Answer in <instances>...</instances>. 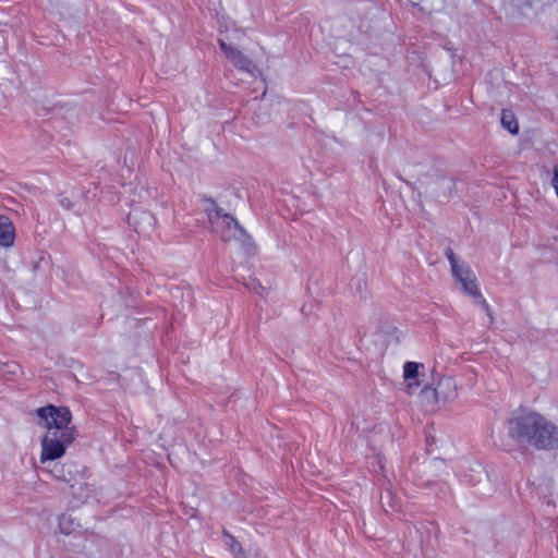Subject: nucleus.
I'll return each instance as SVG.
<instances>
[{"instance_id":"5","label":"nucleus","mask_w":558,"mask_h":558,"mask_svg":"<svg viewBox=\"0 0 558 558\" xmlns=\"http://www.w3.org/2000/svg\"><path fill=\"white\" fill-rule=\"evenodd\" d=\"M243 35L244 33L241 29H234L230 35L228 34V31H226L225 37L219 38V46L223 51L225 57L230 62H232L234 66L255 76L260 72L258 68L253 63V61L238 48L227 43L232 40H240Z\"/></svg>"},{"instance_id":"13","label":"nucleus","mask_w":558,"mask_h":558,"mask_svg":"<svg viewBox=\"0 0 558 558\" xmlns=\"http://www.w3.org/2000/svg\"><path fill=\"white\" fill-rule=\"evenodd\" d=\"M551 185L556 192V195L558 197V167H555L554 169V177H553V180H551Z\"/></svg>"},{"instance_id":"1","label":"nucleus","mask_w":558,"mask_h":558,"mask_svg":"<svg viewBox=\"0 0 558 558\" xmlns=\"http://www.w3.org/2000/svg\"><path fill=\"white\" fill-rule=\"evenodd\" d=\"M38 425L46 429L41 439L40 461H53L62 458L66 448L75 439V428L70 426L72 413L65 407L52 404L36 410Z\"/></svg>"},{"instance_id":"6","label":"nucleus","mask_w":558,"mask_h":558,"mask_svg":"<svg viewBox=\"0 0 558 558\" xmlns=\"http://www.w3.org/2000/svg\"><path fill=\"white\" fill-rule=\"evenodd\" d=\"M423 399L432 398L436 402H450L458 397L457 383L452 377H441L434 389L427 386L421 391Z\"/></svg>"},{"instance_id":"11","label":"nucleus","mask_w":558,"mask_h":558,"mask_svg":"<svg viewBox=\"0 0 558 558\" xmlns=\"http://www.w3.org/2000/svg\"><path fill=\"white\" fill-rule=\"evenodd\" d=\"M501 125L504 129L509 131L511 134H517L519 131L518 121H517L514 114L510 110H502Z\"/></svg>"},{"instance_id":"9","label":"nucleus","mask_w":558,"mask_h":558,"mask_svg":"<svg viewBox=\"0 0 558 558\" xmlns=\"http://www.w3.org/2000/svg\"><path fill=\"white\" fill-rule=\"evenodd\" d=\"M15 229L12 221L4 215H0V245L10 247L14 244Z\"/></svg>"},{"instance_id":"3","label":"nucleus","mask_w":558,"mask_h":558,"mask_svg":"<svg viewBox=\"0 0 558 558\" xmlns=\"http://www.w3.org/2000/svg\"><path fill=\"white\" fill-rule=\"evenodd\" d=\"M445 255L450 264L452 277L460 283L463 292L477 300L481 307L487 312L490 320H493L489 305L484 299L478 288L476 276L469 264L460 259L450 247L446 248Z\"/></svg>"},{"instance_id":"14","label":"nucleus","mask_w":558,"mask_h":558,"mask_svg":"<svg viewBox=\"0 0 558 558\" xmlns=\"http://www.w3.org/2000/svg\"><path fill=\"white\" fill-rule=\"evenodd\" d=\"M60 205L66 209H71L72 208V203L69 201L68 197H63L60 199Z\"/></svg>"},{"instance_id":"12","label":"nucleus","mask_w":558,"mask_h":558,"mask_svg":"<svg viewBox=\"0 0 558 558\" xmlns=\"http://www.w3.org/2000/svg\"><path fill=\"white\" fill-rule=\"evenodd\" d=\"M227 537V544L230 545L232 551L234 554L241 551V545L235 542V539L231 535H226Z\"/></svg>"},{"instance_id":"8","label":"nucleus","mask_w":558,"mask_h":558,"mask_svg":"<svg viewBox=\"0 0 558 558\" xmlns=\"http://www.w3.org/2000/svg\"><path fill=\"white\" fill-rule=\"evenodd\" d=\"M547 432H538L542 444H534L533 447L539 450H554L558 449V427L546 418Z\"/></svg>"},{"instance_id":"4","label":"nucleus","mask_w":558,"mask_h":558,"mask_svg":"<svg viewBox=\"0 0 558 558\" xmlns=\"http://www.w3.org/2000/svg\"><path fill=\"white\" fill-rule=\"evenodd\" d=\"M203 209L207 215L214 232H216L222 241L244 242L246 234L243 228L232 216L223 213L214 201L205 199L203 202Z\"/></svg>"},{"instance_id":"7","label":"nucleus","mask_w":558,"mask_h":558,"mask_svg":"<svg viewBox=\"0 0 558 558\" xmlns=\"http://www.w3.org/2000/svg\"><path fill=\"white\" fill-rule=\"evenodd\" d=\"M424 364L417 362H405L403 365V380L405 391L410 395L414 393L421 386V377L424 371Z\"/></svg>"},{"instance_id":"10","label":"nucleus","mask_w":558,"mask_h":558,"mask_svg":"<svg viewBox=\"0 0 558 558\" xmlns=\"http://www.w3.org/2000/svg\"><path fill=\"white\" fill-rule=\"evenodd\" d=\"M80 523L71 514H61L58 519V529L60 533L70 535L80 529Z\"/></svg>"},{"instance_id":"2","label":"nucleus","mask_w":558,"mask_h":558,"mask_svg":"<svg viewBox=\"0 0 558 558\" xmlns=\"http://www.w3.org/2000/svg\"><path fill=\"white\" fill-rule=\"evenodd\" d=\"M546 417L532 410H520L509 421V436L520 444H542L538 432H547Z\"/></svg>"}]
</instances>
